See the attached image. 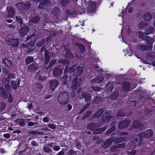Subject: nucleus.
I'll return each instance as SVG.
<instances>
[{
    "instance_id": "1",
    "label": "nucleus",
    "mask_w": 155,
    "mask_h": 155,
    "mask_svg": "<svg viewBox=\"0 0 155 155\" xmlns=\"http://www.w3.org/2000/svg\"><path fill=\"white\" fill-rule=\"evenodd\" d=\"M139 139L137 138H135L132 140V142L129 143V144L134 148L136 147L137 146H141L146 142L148 139L146 140L145 139H142V138L138 136Z\"/></svg>"
},
{
    "instance_id": "2",
    "label": "nucleus",
    "mask_w": 155,
    "mask_h": 155,
    "mask_svg": "<svg viewBox=\"0 0 155 155\" xmlns=\"http://www.w3.org/2000/svg\"><path fill=\"white\" fill-rule=\"evenodd\" d=\"M70 71L72 72V74L78 77L80 76L83 73V67L76 65H72L71 67Z\"/></svg>"
},
{
    "instance_id": "3",
    "label": "nucleus",
    "mask_w": 155,
    "mask_h": 155,
    "mask_svg": "<svg viewBox=\"0 0 155 155\" xmlns=\"http://www.w3.org/2000/svg\"><path fill=\"white\" fill-rule=\"evenodd\" d=\"M58 100L59 102L61 104L65 105L68 101V95L66 92L60 93L58 95Z\"/></svg>"
},
{
    "instance_id": "4",
    "label": "nucleus",
    "mask_w": 155,
    "mask_h": 155,
    "mask_svg": "<svg viewBox=\"0 0 155 155\" xmlns=\"http://www.w3.org/2000/svg\"><path fill=\"white\" fill-rule=\"evenodd\" d=\"M46 46V45H44L42 47L40 51V52L41 53L44 52V51H45V63L46 65L48 64L50 61L49 54H51V55L53 57L54 56V54L52 53L51 52H50L49 51H48V50H47L45 48Z\"/></svg>"
},
{
    "instance_id": "5",
    "label": "nucleus",
    "mask_w": 155,
    "mask_h": 155,
    "mask_svg": "<svg viewBox=\"0 0 155 155\" xmlns=\"http://www.w3.org/2000/svg\"><path fill=\"white\" fill-rule=\"evenodd\" d=\"M82 81V79L81 78H78V77H75L73 80L71 89L73 90H75L81 85V83Z\"/></svg>"
},
{
    "instance_id": "6",
    "label": "nucleus",
    "mask_w": 155,
    "mask_h": 155,
    "mask_svg": "<svg viewBox=\"0 0 155 155\" xmlns=\"http://www.w3.org/2000/svg\"><path fill=\"white\" fill-rule=\"evenodd\" d=\"M84 2L87 3L89 2V3H88V7L87 8V10L88 12H95L96 7L95 4L94 2L92 1L91 0H84Z\"/></svg>"
},
{
    "instance_id": "7",
    "label": "nucleus",
    "mask_w": 155,
    "mask_h": 155,
    "mask_svg": "<svg viewBox=\"0 0 155 155\" xmlns=\"http://www.w3.org/2000/svg\"><path fill=\"white\" fill-rule=\"evenodd\" d=\"M138 136L142 138V139L148 138L151 137L153 135V131L151 130H147L144 133L143 132L137 134Z\"/></svg>"
},
{
    "instance_id": "8",
    "label": "nucleus",
    "mask_w": 155,
    "mask_h": 155,
    "mask_svg": "<svg viewBox=\"0 0 155 155\" xmlns=\"http://www.w3.org/2000/svg\"><path fill=\"white\" fill-rule=\"evenodd\" d=\"M51 5V2L49 0H41L38 8L44 10L45 8L50 7Z\"/></svg>"
},
{
    "instance_id": "9",
    "label": "nucleus",
    "mask_w": 155,
    "mask_h": 155,
    "mask_svg": "<svg viewBox=\"0 0 155 155\" xmlns=\"http://www.w3.org/2000/svg\"><path fill=\"white\" fill-rule=\"evenodd\" d=\"M52 73L54 77L57 78H58L62 74L63 70L58 67L55 66L53 70Z\"/></svg>"
},
{
    "instance_id": "10",
    "label": "nucleus",
    "mask_w": 155,
    "mask_h": 155,
    "mask_svg": "<svg viewBox=\"0 0 155 155\" xmlns=\"http://www.w3.org/2000/svg\"><path fill=\"white\" fill-rule=\"evenodd\" d=\"M29 30L28 26L27 25H25L19 29L17 33L19 34L20 37H23L27 34L28 32L29 31Z\"/></svg>"
},
{
    "instance_id": "11",
    "label": "nucleus",
    "mask_w": 155,
    "mask_h": 155,
    "mask_svg": "<svg viewBox=\"0 0 155 155\" xmlns=\"http://www.w3.org/2000/svg\"><path fill=\"white\" fill-rule=\"evenodd\" d=\"M91 96L90 94L86 91L82 92L80 94L81 98H84L85 101L87 103H89V102L91 100Z\"/></svg>"
},
{
    "instance_id": "12",
    "label": "nucleus",
    "mask_w": 155,
    "mask_h": 155,
    "mask_svg": "<svg viewBox=\"0 0 155 155\" xmlns=\"http://www.w3.org/2000/svg\"><path fill=\"white\" fill-rule=\"evenodd\" d=\"M130 121L128 120H125L120 121L118 125V127L119 129H122L127 127L130 125Z\"/></svg>"
},
{
    "instance_id": "13",
    "label": "nucleus",
    "mask_w": 155,
    "mask_h": 155,
    "mask_svg": "<svg viewBox=\"0 0 155 155\" xmlns=\"http://www.w3.org/2000/svg\"><path fill=\"white\" fill-rule=\"evenodd\" d=\"M151 46H148L144 45H137L136 48L137 50L142 51H147L150 50H151Z\"/></svg>"
},
{
    "instance_id": "14",
    "label": "nucleus",
    "mask_w": 155,
    "mask_h": 155,
    "mask_svg": "<svg viewBox=\"0 0 155 155\" xmlns=\"http://www.w3.org/2000/svg\"><path fill=\"white\" fill-rule=\"evenodd\" d=\"M114 137H110L107 139L104 143H101V145L104 148H107L110 147L112 143L114 142Z\"/></svg>"
},
{
    "instance_id": "15",
    "label": "nucleus",
    "mask_w": 155,
    "mask_h": 155,
    "mask_svg": "<svg viewBox=\"0 0 155 155\" xmlns=\"http://www.w3.org/2000/svg\"><path fill=\"white\" fill-rule=\"evenodd\" d=\"M63 47L64 48V51H65L64 54L65 57L68 59H70L72 58H74V56L70 51V49L67 48L65 45H64Z\"/></svg>"
},
{
    "instance_id": "16",
    "label": "nucleus",
    "mask_w": 155,
    "mask_h": 155,
    "mask_svg": "<svg viewBox=\"0 0 155 155\" xmlns=\"http://www.w3.org/2000/svg\"><path fill=\"white\" fill-rule=\"evenodd\" d=\"M58 81L56 79L50 80V88L52 91H54L58 85Z\"/></svg>"
},
{
    "instance_id": "17",
    "label": "nucleus",
    "mask_w": 155,
    "mask_h": 155,
    "mask_svg": "<svg viewBox=\"0 0 155 155\" xmlns=\"http://www.w3.org/2000/svg\"><path fill=\"white\" fill-rule=\"evenodd\" d=\"M111 119V116H110L106 112H104L102 115L101 117V120L103 122H109Z\"/></svg>"
},
{
    "instance_id": "18",
    "label": "nucleus",
    "mask_w": 155,
    "mask_h": 155,
    "mask_svg": "<svg viewBox=\"0 0 155 155\" xmlns=\"http://www.w3.org/2000/svg\"><path fill=\"white\" fill-rule=\"evenodd\" d=\"M91 139L96 141L97 143L100 144L102 141L101 135H98L97 134L93 135L91 136Z\"/></svg>"
},
{
    "instance_id": "19",
    "label": "nucleus",
    "mask_w": 155,
    "mask_h": 155,
    "mask_svg": "<svg viewBox=\"0 0 155 155\" xmlns=\"http://www.w3.org/2000/svg\"><path fill=\"white\" fill-rule=\"evenodd\" d=\"M38 67V64L36 62H34L30 64L28 67V70L31 71H35L37 70Z\"/></svg>"
},
{
    "instance_id": "20",
    "label": "nucleus",
    "mask_w": 155,
    "mask_h": 155,
    "mask_svg": "<svg viewBox=\"0 0 155 155\" xmlns=\"http://www.w3.org/2000/svg\"><path fill=\"white\" fill-rule=\"evenodd\" d=\"M7 44L15 47L18 46V40L17 39H10L7 41Z\"/></svg>"
},
{
    "instance_id": "21",
    "label": "nucleus",
    "mask_w": 155,
    "mask_h": 155,
    "mask_svg": "<svg viewBox=\"0 0 155 155\" xmlns=\"http://www.w3.org/2000/svg\"><path fill=\"white\" fill-rule=\"evenodd\" d=\"M104 110L105 109L104 108H101L100 109L93 115L92 117L94 118H96L100 117L104 111Z\"/></svg>"
},
{
    "instance_id": "22",
    "label": "nucleus",
    "mask_w": 155,
    "mask_h": 155,
    "mask_svg": "<svg viewBox=\"0 0 155 155\" xmlns=\"http://www.w3.org/2000/svg\"><path fill=\"white\" fill-rule=\"evenodd\" d=\"M143 40L146 41L147 44L149 45H147L148 46H151L152 49V44L153 43L154 40V38H150L148 36H146L143 38Z\"/></svg>"
},
{
    "instance_id": "23",
    "label": "nucleus",
    "mask_w": 155,
    "mask_h": 155,
    "mask_svg": "<svg viewBox=\"0 0 155 155\" xmlns=\"http://www.w3.org/2000/svg\"><path fill=\"white\" fill-rule=\"evenodd\" d=\"M130 84L128 82H124L122 84V90L123 91H128L130 90Z\"/></svg>"
},
{
    "instance_id": "24",
    "label": "nucleus",
    "mask_w": 155,
    "mask_h": 155,
    "mask_svg": "<svg viewBox=\"0 0 155 155\" xmlns=\"http://www.w3.org/2000/svg\"><path fill=\"white\" fill-rule=\"evenodd\" d=\"M41 19L40 17L38 15H35L31 17L30 21L35 24H37L40 21Z\"/></svg>"
},
{
    "instance_id": "25",
    "label": "nucleus",
    "mask_w": 155,
    "mask_h": 155,
    "mask_svg": "<svg viewBox=\"0 0 155 155\" xmlns=\"http://www.w3.org/2000/svg\"><path fill=\"white\" fill-rule=\"evenodd\" d=\"M104 78L101 76H97L93 80H91L92 83H98L102 82L104 80Z\"/></svg>"
},
{
    "instance_id": "26",
    "label": "nucleus",
    "mask_w": 155,
    "mask_h": 155,
    "mask_svg": "<svg viewBox=\"0 0 155 155\" xmlns=\"http://www.w3.org/2000/svg\"><path fill=\"white\" fill-rule=\"evenodd\" d=\"M154 31V28L152 26H150L145 29L144 33L146 35H148L152 33Z\"/></svg>"
},
{
    "instance_id": "27",
    "label": "nucleus",
    "mask_w": 155,
    "mask_h": 155,
    "mask_svg": "<svg viewBox=\"0 0 155 155\" xmlns=\"http://www.w3.org/2000/svg\"><path fill=\"white\" fill-rule=\"evenodd\" d=\"M142 18L145 21H148L152 18L151 15L148 12H146L142 16Z\"/></svg>"
},
{
    "instance_id": "28",
    "label": "nucleus",
    "mask_w": 155,
    "mask_h": 155,
    "mask_svg": "<svg viewBox=\"0 0 155 155\" xmlns=\"http://www.w3.org/2000/svg\"><path fill=\"white\" fill-rule=\"evenodd\" d=\"M0 95L5 99H6L8 97V95L3 87H0Z\"/></svg>"
},
{
    "instance_id": "29",
    "label": "nucleus",
    "mask_w": 155,
    "mask_h": 155,
    "mask_svg": "<svg viewBox=\"0 0 155 155\" xmlns=\"http://www.w3.org/2000/svg\"><path fill=\"white\" fill-rule=\"evenodd\" d=\"M8 12V14L7 15V16L8 18H11L14 16L15 13V10L13 8L10 7L9 8Z\"/></svg>"
},
{
    "instance_id": "30",
    "label": "nucleus",
    "mask_w": 155,
    "mask_h": 155,
    "mask_svg": "<svg viewBox=\"0 0 155 155\" xmlns=\"http://www.w3.org/2000/svg\"><path fill=\"white\" fill-rule=\"evenodd\" d=\"M5 82H3L4 84L5 85V88L6 90L8 91H10L11 89V87L8 84L9 82V80L5 79Z\"/></svg>"
},
{
    "instance_id": "31",
    "label": "nucleus",
    "mask_w": 155,
    "mask_h": 155,
    "mask_svg": "<svg viewBox=\"0 0 155 155\" xmlns=\"http://www.w3.org/2000/svg\"><path fill=\"white\" fill-rule=\"evenodd\" d=\"M2 61L3 63L8 68L11 67L12 66V62L10 61L6 58L3 59Z\"/></svg>"
},
{
    "instance_id": "32",
    "label": "nucleus",
    "mask_w": 155,
    "mask_h": 155,
    "mask_svg": "<svg viewBox=\"0 0 155 155\" xmlns=\"http://www.w3.org/2000/svg\"><path fill=\"white\" fill-rule=\"evenodd\" d=\"M74 45L79 48L82 53H83L84 52L85 47L83 45L76 42L74 43Z\"/></svg>"
},
{
    "instance_id": "33",
    "label": "nucleus",
    "mask_w": 155,
    "mask_h": 155,
    "mask_svg": "<svg viewBox=\"0 0 155 155\" xmlns=\"http://www.w3.org/2000/svg\"><path fill=\"white\" fill-rule=\"evenodd\" d=\"M45 39L44 38H42L39 41L36 43V46L40 47L42 46L45 43L46 44Z\"/></svg>"
},
{
    "instance_id": "34",
    "label": "nucleus",
    "mask_w": 155,
    "mask_h": 155,
    "mask_svg": "<svg viewBox=\"0 0 155 155\" xmlns=\"http://www.w3.org/2000/svg\"><path fill=\"white\" fill-rule=\"evenodd\" d=\"M141 125V123L138 120H135L133 122L132 127L134 128H138Z\"/></svg>"
},
{
    "instance_id": "35",
    "label": "nucleus",
    "mask_w": 155,
    "mask_h": 155,
    "mask_svg": "<svg viewBox=\"0 0 155 155\" xmlns=\"http://www.w3.org/2000/svg\"><path fill=\"white\" fill-rule=\"evenodd\" d=\"M34 59L33 57L32 56H28L25 59V62L27 64H28L34 61Z\"/></svg>"
},
{
    "instance_id": "36",
    "label": "nucleus",
    "mask_w": 155,
    "mask_h": 155,
    "mask_svg": "<svg viewBox=\"0 0 155 155\" xmlns=\"http://www.w3.org/2000/svg\"><path fill=\"white\" fill-rule=\"evenodd\" d=\"M68 77V75H65L61 78V79H62L61 81L62 82V84L64 85L67 84H68V82L67 80Z\"/></svg>"
},
{
    "instance_id": "37",
    "label": "nucleus",
    "mask_w": 155,
    "mask_h": 155,
    "mask_svg": "<svg viewBox=\"0 0 155 155\" xmlns=\"http://www.w3.org/2000/svg\"><path fill=\"white\" fill-rule=\"evenodd\" d=\"M87 127L89 130L93 131L95 129H96V124L95 123H91L90 124H88Z\"/></svg>"
},
{
    "instance_id": "38",
    "label": "nucleus",
    "mask_w": 155,
    "mask_h": 155,
    "mask_svg": "<svg viewBox=\"0 0 155 155\" xmlns=\"http://www.w3.org/2000/svg\"><path fill=\"white\" fill-rule=\"evenodd\" d=\"M119 95V92L117 91H115L113 92L112 94L110 96V98L112 100H115Z\"/></svg>"
},
{
    "instance_id": "39",
    "label": "nucleus",
    "mask_w": 155,
    "mask_h": 155,
    "mask_svg": "<svg viewBox=\"0 0 155 155\" xmlns=\"http://www.w3.org/2000/svg\"><path fill=\"white\" fill-rule=\"evenodd\" d=\"M75 146L76 148L79 150H80L81 147V143L78 140H74Z\"/></svg>"
},
{
    "instance_id": "40",
    "label": "nucleus",
    "mask_w": 155,
    "mask_h": 155,
    "mask_svg": "<svg viewBox=\"0 0 155 155\" xmlns=\"http://www.w3.org/2000/svg\"><path fill=\"white\" fill-rule=\"evenodd\" d=\"M131 114L132 113H131L129 115H131ZM126 116H128V115H126V114L122 110H120L118 112L117 115V118H119V117H124Z\"/></svg>"
},
{
    "instance_id": "41",
    "label": "nucleus",
    "mask_w": 155,
    "mask_h": 155,
    "mask_svg": "<svg viewBox=\"0 0 155 155\" xmlns=\"http://www.w3.org/2000/svg\"><path fill=\"white\" fill-rule=\"evenodd\" d=\"M148 24L144 21H141L138 24V28L141 29H143Z\"/></svg>"
},
{
    "instance_id": "42",
    "label": "nucleus",
    "mask_w": 155,
    "mask_h": 155,
    "mask_svg": "<svg viewBox=\"0 0 155 155\" xmlns=\"http://www.w3.org/2000/svg\"><path fill=\"white\" fill-rule=\"evenodd\" d=\"M59 10V9L58 7H55L51 11V14L56 16L58 14Z\"/></svg>"
},
{
    "instance_id": "43",
    "label": "nucleus",
    "mask_w": 155,
    "mask_h": 155,
    "mask_svg": "<svg viewBox=\"0 0 155 155\" xmlns=\"http://www.w3.org/2000/svg\"><path fill=\"white\" fill-rule=\"evenodd\" d=\"M70 2L69 0H60V4L62 6H65Z\"/></svg>"
},
{
    "instance_id": "44",
    "label": "nucleus",
    "mask_w": 155,
    "mask_h": 155,
    "mask_svg": "<svg viewBox=\"0 0 155 155\" xmlns=\"http://www.w3.org/2000/svg\"><path fill=\"white\" fill-rule=\"evenodd\" d=\"M15 121L21 126H23L25 124V120L21 119H18L15 120Z\"/></svg>"
},
{
    "instance_id": "45",
    "label": "nucleus",
    "mask_w": 155,
    "mask_h": 155,
    "mask_svg": "<svg viewBox=\"0 0 155 155\" xmlns=\"http://www.w3.org/2000/svg\"><path fill=\"white\" fill-rule=\"evenodd\" d=\"M126 140V138L124 137H121L119 138H116L115 140H114V142L115 143H120Z\"/></svg>"
},
{
    "instance_id": "46",
    "label": "nucleus",
    "mask_w": 155,
    "mask_h": 155,
    "mask_svg": "<svg viewBox=\"0 0 155 155\" xmlns=\"http://www.w3.org/2000/svg\"><path fill=\"white\" fill-rule=\"evenodd\" d=\"M31 5V4L29 2H27L25 3H24L23 10L28 9L30 8Z\"/></svg>"
},
{
    "instance_id": "47",
    "label": "nucleus",
    "mask_w": 155,
    "mask_h": 155,
    "mask_svg": "<svg viewBox=\"0 0 155 155\" xmlns=\"http://www.w3.org/2000/svg\"><path fill=\"white\" fill-rule=\"evenodd\" d=\"M116 129V127L115 126H113L111 128L108 129L106 132L105 134L107 135H109L112 133V132L115 130Z\"/></svg>"
},
{
    "instance_id": "48",
    "label": "nucleus",
    "mask_w": 155,
    "mask_h": 155,
    "mask_svg": "<svg viewBox=\"0 0 155 155\" xmlns=\"http://www.w3.org/2000/svg\"><path fill=\"white\" fill-rule=\"evenodd\" d=\"M77 13V12L75 10L73 9H71L69 10H67L66 12V14L69 15H74Z\"/></svg>"
},
{
    "instance_id": "49",
    "label": "nucleus",
    "mask_w": 155,
    "mask_h": 155,
    "mask_svg": "<svg viewBox=\"0 0 155 155\" xmlns=\"http://www.w3.org/2000/svg\"><path fill=\"white\" fill-rule=\"evenodd\" d=\"M92 110H89L87 112H86L84 114V116L83 117V120H85L87 117H89L92 112Z\"/></svg>"
},
{
    "instance_id": "50",
    "label": "nucleus",
    "mask_w": 155,
    "mask_h": 155,
    "mask_svg": "<svg viewBox=\"0 0 155 155\" xmlns=\"http://www.w3.org/2000/svg\"><path fill=\"white\" fill-rule=\"evenodd\" d=\"M102 101V98L100 97H96L93 101V103L94 104L99 103Z\"/></svg>"
},
{
    "instance_id": "51",
    "label": "nucleus",
    "mask_w": 155,
    "mask_h": 155,
    "mask_svg": "<svg viewBox=\"0 0 155 155\" xmlns=\"http://www.w3.org/2000/svg\"><path fill=\"white\" fill-rule=\"evenodd\" d=\"M59 62L63 64L67 65L70 63V61L69 60L66 59H62L59 61Z\"/></svg>"
},
{
    "instance_id": "52",
    "label": "nucleus",
    "mask_w": 155,
    "mask_h": 155,
    "mask_svg": "<svg viewBox=\"0 0 155 155\" xmlns=\"http://www.w3.org/2000/svg\"><path fill=\"white\" fill-rule=\"evenodd\" d=\"M24 3L22 2L16 4L15 5L17 8L19 10L23 11V5Z\"/></svg>"
},
{
    "instance_id": "53",
    "label": "nucleus",
    "mask_w": 155,
    "mask_h": 155,
    "mask_svg": "<svg viewBox=\"0 0 155 155\" xmlns=\"http://www.w3.org/2000/svg\"><path fill=\"white\" fill-rule=\"evenodd\" d=\"M69 67L68 66H67L65 67L64 71V75H67V73L68 72H69L71 74H72V72H71L70 71V69L71 68V67L70 68H69Z\"/></svg>"
},
{
    "instance_id": "54",
    "label": "nucleus",
    "mask_w": 155,
    "mask_h": 155,
    "mask_svg": "<svg viewBox=\"0 0 155 155\" xmlns=\"http://www.w3.org/2000/svg\"><path fill=\"white\" fill-rule=\"evenodd\" d=\"M155 55V53L153 52H148L146 55V58H153Z\"/></svg>"
},
{
    "instance_id": "55",
    "label": "nucleus",
    "mask_w": 155,
    "mask_h": 155,
    "mask_svg": "<svg viewBox=\"0 0 155 155\" xmlns=\"http://www.w3.org/2000/svg\"><path fill=\"white\" fill-rule=\"evenodd\" d=\"M91 104V103H88L86 104L83 108L80 110L79 111L80 113H82L84 111H85V110Z\"/></svg>"
},
{
    "instance_id": "56",
    "label": "nucleus",
    "mask_w": 155,
    "mask_h": 155,
    "mask_svg": "<svg viewBox=\"0 0 155 155\" xmlns=\"http://www.w3.org/2000/svg\"><path fill=\"white\" fill-rule=\"evenodd\" d=\"M75 57L77 59L82 60L84 58L83 55H81L80 53L77 52L75 54Z\"/></svg>"
},
{
    "instance_id": "57",
    "label": "nucleus",
    "mask_w": 155,
    "mask_h": 155,
    "mask_svg": "<svg viewBox=\"0 0 155 155\" xmlns=\"http://www.w3.org/2000/svg\"><path fill=\"white\" fill-rule=\"evenodd\" d=\"M35 42L32 41H29L26 44L27 48H33L35 45Z\"/></svg>"
},
{
    "instance_id": "58",
    "label": "nucleus",
    "mask_w": 155,
    "mask_h": 155,
    "mask_svg": "<svg viewBox=\"0 0 155 155\" xmlns=\"http://www.w3.org/2000/svg\"><path fill=\"white\" fill-rule=\"evenodd\" d=\"M144 110L145 111H146V112L145 114V115L146 116L149 117L151 114V110L147 108H146Z\"/></svg>"
},
{
    "instance_id": "59",
    "label": "nucleus",
    "mask_w": 155,
    "mask_h": 155,
    "mask_svg": "<svg viewBox=\"0 0 155 155\" xmlns=\"http://www.w3.org/2000/svg\"><path fill=\"white\" fill-rule=\"evenodd\" d=\"M118 148L117 145L112 146L110 148V151L113 152H116L117 151V149Z\"/></svg>"
},
{
    "instance_id": "60",
    "label": "nucleus",
    "mask_w": 155,
    "mask_h": 155,
    "mask_svg": "<svg viewBox=\"0 0 155 155\" xmlns=\"http://www.w3.org/2000/svg\"><path fill=\"white\" fill-rule=\"evenodd\" d=\"M16 20L19 23L21 26H22V25L23 24L22 20L20 17L17 16L16 17Z\"/></svg>"
},
{
    "instance_id": "61",
    "label": "nucleus",
    "mask_w": 155,
    "mask_h": 155,
    "mask_svg": "<svg viewBox=\"0 0 155 155\" xmlns=\"http://www.w3.org/2000/svg\"><path fill=\"white\" fill-rule=\"evenodd\" d=\"M11 84L12 88L14 90H16L17 88V85L16 83L13 81H11Z\"/></svg>"
},
{
    "instance_id": "62",
    "label": "nucleus",
    "mask_w": 155,
    "mask_h": 155,
    "mask_svg": "<svg viewBox=\"0 0 155 155\" xmlns=\"http://www.w3.org/2000/svg\"><path fill=\"white\" fill-rule=\"evenodd\" d=\"M29 134H41L43 135L44 133L41 132H38L35 131H30L29 132Z\"/></svg>"
},
{
    "instance_id": "63",
    "label": "nucleus",
    "mask_w": 155,
    "mask_h": 155,
    "mask_svg": "<svg viewBox=\"0 0 155 155\" xmlns=\"http://www.w3.org/2000/svg\"><path fill=\"white\" fill-rule=\"evenodd\" d=\"M1 107L0 108V110L3 111L5 109L6 107V104L3 102H1L0 103Z\"/></svg>"
},
{
    "instance_id": "64",
    "label": "nucleus",
    "mask_w": 155,
    "mask_h": 155,
    "mask_svg": "<svg viewBox=\"0 0 155 155\" xmlns=\"http://www.w3.org/2000/svg\"><path fill=\"white\" fill-rule=\"evenodd\" d=\"M93 131H94L93 133V134L97 135V134H101L102 133L99 128L97 129H95V130Z\"/></svg>"
}]
</instances>
